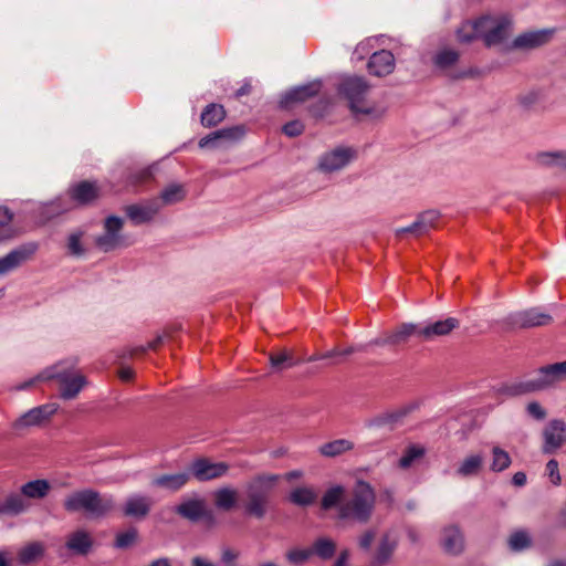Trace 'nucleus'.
<instances>
[{
  "label": "nucleus",
  "mask_w": 566,
  "mask_h": 566,
  "mask_svg": "<svg viewBox=\"0 0 566 566\" xmlns=\"http://www.w3.org/2000/svg\"><path fill=\"white\" fill-rule=\"evenodd\" d=\"M564 380H566V361L542 367L531 378L505 385L500 391L506 396L516 397L545 390Z\"/></svg>",
  "instance_id": "5"
},
{
  "label": "nucleus",
  "mask_w": 566,
  "mask_h": 566,
  "mask_svg": "<svg viewBox=\"0 0 566 566\" xmlns=\"http://www.w3.org/2000/svg\"><path fill=\"white\" fill-rule=\"evenodd\" d=\"M191 566H217L213 562L202 556H195L191 558Z\"/></svg>",
  "instance_id": "64"
},
{
  "label": "nucleus",
  "mask_w": 566,
  "mask_h": 566,
  "mask_svg": "<svg viewBox=\"0 0 566 566\" xmlns=\"http://www.w3.org/2000/svg\"><path fill=\"white\" fill-rule=\"evenodd\" d=\"M175 512L193 523L201 520L213 521V513L207 507L206 500L197 494L185 496L175 507Z\"/></svg>",
  "instance_id": "12"
},
{
  "label": "nucleus",
  "mask_w": 566,
  "mask_h": 566,
  "mask_svg": "<svg viewBox=\"0 0 566 566\" xmlns=\"http://www.w3.org/2000/svg\"><path fill=\"white\" fill-rule=\"evenodd\" d=\"M124 219L117 216H108L103 223V232L95 237L96 248L104 252H112L125 247V238L122 232Z\"/></svg>",
  "instance_id": "8"
},
{
  "label": "nucleus",
  "mask_w": 566,
  "mask_h": 566,
  "mask_svg": "<svg viewBox=\"0 0 566 566\" xmlns=\"http://www.w3.org/2000/svg\"><path fill=\"white\" fill-rule=\"evenodd\" d=\"M357 157V151L349 146H337L324 151L317 160V170L325 175L338 172Z\"/></svg>",
  "instance_id": "9"
},
{
  "label": "nucleus",
  "mask_w": 566,
  "mask_h": 566,
  "mask_svg": "<svg viewBox=\"0 0 566 566\" xmlns=\"http://www.w3.org/2000/svg\"><path fill=\"white\" fill-rule=\"evenodd\" d=\"M187 191L185 187L180 184H170L166 186L161 191L159 197H156L155 200L158 202L160 210L165 206H172L178 202H181L186 198Z\"/></svg>",
  "instance_id": "28"
},
{
  "label": "nucleus",
  "mask_w": 566,
  "mask_h": 566,
  "mask_svg": "<svg viewBox=\"0 0 566 566\" xmlns=\"http://www.w3.org/2000/svg\"><path fill=\"white\" fill-rule=\"evenodd\" d=\"M419 325V338L423 342H433L450 335L460 326V321L455 317H444L436 321L430 319Z\"/></svg>",
  "instance_id": "15"
},
{
  "label": "nucleus",
  "mask_w": 566,
  "mask_h": 566,
  "mask_svg": "<svg viewBox=\"0 0 566 566\" xmlns=\"http://www.w3.org/2000/svg\"><path fill=\"white\" fill-rule=\"evenodd\" d=\"M424 454V447L418 444H410L405 449L401 458L399 459L398 467L403 470L409 469L417 461L422 459Z\"/></svg>",
  "instance_id": "43"
},
{
  "label": "nucleus",
  "mask_w": 566,
  "mask_h": 566,
  "mask_svg": "<svg viewBox=\"0 0 566 566\" xmlns=\"http://www.w3.org/2000/svg\"><path fill=\"white\" fill-rule=\"evenodd\" d=\"M484 468V455L482 452H473L465 455L455 468V475L461 479L478 476Z\"/></svg>",
  "instance_id": "24"
},
{
  "label": "nucleus",
  "mask_w": 566,
  "mask_h": 566,
  "mask_svg": "<svg viewBox=\"0 0 566 566\" xmlns=\"http://www.w3.org/2000/svg\"><path fill=\"white\" fill-rule=\"evenodd\" d=\"M151 505L153 501L149 496L134 493L126 497L122 511L127 517L143 520L149 514Z\"/></svg>",
  "instance_id": "21"
},
{
  "label": "nucleus",
  "mask_w": 566,
  "mask_h": 566,
  "mask_svg": "<svg viewBox=\"0 0 566 566\" xmlns=\"http://www.w3.org/2000/svg\"><path fill=\"white\" fill-rule=\"evenodd\" d=\"M12 219V211L4 206H0V242L9 240L15 235Z\"/></svg>",
  "instance_id": "45"
},
{
  "label": "nucleus",
  "mask_w": 566,
  "mask_h": 566,
  "mask_svg": "<svg viewBox=\"0 0 566 566\" xmlns=\"http://www.w3.org/2000/svg\"><path fill=\"white\" fill-rule=\"evenodd\" d=\"M226 111L222 105L209 104L201 113V124L206 127H213L223 120Z\"/></svg>",
  "instance_id": "42"
},
{
  "label": "nucleus",
  "mask_w": 566,
  "mask_h": 566,
  "mask_svg": "<svg viewBox=\"0 0 566 566\" xmlns=\"http://www.w3.org/2000/svg\"><path fill=\"white\" fill-rule=\"evenodd\" d=\"M316 497L315 491L306 486L296 488L289 495V500L298 506H308L315 502Z\"/></svg>",
  "instance_id": "46"
},
{
  "label": "nucleus",
  "mask_w": 566,
  "mask_h": 566,
  "mask_svg": "<svg viewBox=\"0 0 566 566\" xmlns=\"http://www.w3.org/2000/svg\"><path fill=\"white\" fill-rule=\"evenodd\" d=\"M377 536V530L374 527L366 528L357 537L358 547L364 552H369L375 538Z\"/></svg>",
  "instance_id": "52"
},
{
  "label": "nucleus",
  "mask_w": 566,
  "mask_h": 566,
  "mask_svg": "<svg viewBox=\"0 0 566 566\" xmlns=\"http://www.w3.org/2000/svg\"><path fill=\"white\" fill-rule=\"evenodd\" d=\"M407 413V409H401L395 412L385 413L371 420L369 422L370 427H380L386 423H396L398 422Z\"/></svg>",
  "instance_id": "51"
},
{
  "label": "nucleus",
  "mask_w": 566,
  "mask_h": 566,
  "mask_svg": "<svg viewBox=\"0 0 566 566\" xmlns=\"http://www.w3.org/2000/svg\"><path fill=\"white\" fill-rule=\"evenodd\" d=\"M230 465L227 462H212L206 458L195 460L190 464V475L205 482L227 475Z\"/></svg>",
  "instance_id": "17"
},
{
  "label": "nucleus",
  "mask_w": 566,
  "mask_h": 566,
  "mask_svg": "<svg viewBox=\"0 0 566 566\" xmlns=\"http://www.w3.org/2000/svg\"><path fill=\"white\" fill-rule=\"evenodd\" d=\"M504 322L510 328H534L549 325L553 317L541 307H531L510 313Z\"/></svg>",
  "instance_id": "10"
},
{
  "label": "nucleus",
  "mask_w": 566,
  "mask_h": 566,
  "mask_svg": "<svg viewBox=\"0 0 566 566\" xmlns=\"http://www.w3.org/2000/svg\"><path fill=\"white\" fill-rule=\"evenodd\" d=\"M240 556V553L235 549H232L230 547H223L221 549V562L226 566H231L233 562H235Z\"/></svg>",
  "instance_id": "60"
},
{
  "label": "nucleus",
  "mask_w": 566,
  "mask_h": 566,
  "mask_svg": "<svg viewBox=\"0 0 566 566\" xmlns=\"http://www.w3.org/2000/svg\"><path fill=\"white\" fill-rule=\"evenodd\" d=\"M95 546L93 534L84 527H77L65 535L64 548L71 556L90 555Z\"/></svg>",
  "instance_id": "13"
},
{
  "label": "nucleus",
  "mask_w": 566,
  "mask_h": 566,
  "mask_svg": "<svg viewBox=\"0 0 566 566\" xmlns=\"http://www.w3.org/2000/svg\"><path fill=\"white\" fill-rule=\"evenodd\" d=\"M406 233H411L416 237H420V235L427 233V231L424 230V228H422L421 222L418 219H416L415 222H412L410 226L398 228L396 230L397 237H401Z\"/></svg>",
  "instance_id": "55"
},
{
  "label": "nucleus",
  "mask_w": 566,
  "mask_h": 566,
  "mask_svg": "<svg viewBox=\"0 0 566 566\" xmlns=\"http://www.w3.org/2000/svg\"><path fill=\"white\" fill-rule=\"evenodd\" d=\"M345 496V488L342 485H334L326 490L324 493L321 506L324 511L337 507L343 503Z\"/></svg>",
  "instance_id": "41"
},
{
  "label": "nucleus",
  "mask_w": 566,
  "mask_h": 566,
  "mask_svg": "<svg viewBox=\"0 0 566 566\" xmlns=\"http://www.w3.org/2000/svg\"><path fill=\"white\" fill-rule=\"evenodd\" d=\"M321 87V81H313L311 83L293 87L282 96L280 105L282 107H290L293 103L305 102L306 99L317 95Z\"/></svg>",
  "instance_id": "23"
},
{
  "label": "nucleus",
  "mask_w": 566,
  "mask_h": 566,
  "mask_svg": "<svg viewBox=\"0 0 566 566\" xmlns=\"http://www.w3.org/2000/svg\"><path fill=\"white\" fill-rule=\"evenodd\" d=\"M76 359L60 360L42 370V378L59 381V394L64 400L76 398L88 385L86 377L76 369Z\"/></svg>",
  "instance_id": "3"
},
{
  "label": "nucleus",
  "mask_w": 566,
  "mask_h": 566,
  "mask_svg": "<svg viewBox=\"0 0 566 566\" xmlns=\"http://www.w3.org/2000/svg\"><path fill=\"white\" fill-rule=\"evenodd\" d=\"M98 196V188L95 184L82 181L70 189V198L78 205H87Z\"/></svg>",
  "instance_id": "29"
},
{
  "label": "nucleus",
  "mask_w": 566,
  "mask_h": 566,
  "mask_svg": "<svg viewBox=\"0 0 566 566\" xmlns=\"http://www.w3.org/2000/svg\"><path fill=\"white\" fill-rule=\"evenodd\" d=\"M439 218V213L434 210H429L420 213L417 219L421 222L422 228L428 232L431 228L434 227L436 221Z\"/></svg>",
  "instance_id": "56"
},
{
  "label": "nucleus",
  "mask_w": 566,
  "mask_h": 566,
  "mask_svg": "<svg viewBox=\"0 0 566 566\" xmlns=\"http://www.w3.org/2000/svg\"><path fill=\"white\" fill-rule=\"evenodd\" d=\"M301 363L302 360L295 359L293 355L286 350L270 355V364L275 371H282L284 369L300 365Z\"/></svg>",
  "instance_id": "47"
},
{
  "label": "nucleus",
  "mask_w": 566,
  "mask_h": 566,
  "mask_svg": "<svg viewBox=\"0 0 566 566\" xmlns=\"http://www.w3.org/2000/svg\"><path fill=\"white\" fill-rule=\"evenodd\" d=\"M243 126H233L212 132L199 140L200 148H221L239 142L244 136Z\"/></svg>",
  "instance_id": "16"
},
{
  "label": "nucleus",
  "mask_w": 566,
  "mask_h": 566,
  "mask_svg": "<svg viewBox=\"0 0 566 566\" xmlns=\"http://www.w3.org/2000/svg\"><path fill=\"white\" fill-rule=\"evenodd\" d=\"M190 479L189 472L163 474L151 480V485L169 492H177L182 489Z\"/></svg>",
  "instance_id": "26"
},
{
  "label": "nucleus",
  "mask_w": 566,
  "mask_h": 566,
  "mask_svg": "<svg viewBox=\"0 0 566 566\" xmlns=\"http://www.w3.org/2000/svg\"><path fill=\"white\" fill-rule=\"evenodd\" d=\"M459 59V53L451 49H444L438 52L434 56V64L439 67L446 69L453 65Z\"/></svg>",
  "instance_id": "49"
},
{
  "label": "nucleus",
  "mask_w": 566,
  "mask_h": 566,
  "mask_svg": "<svg viewBox=\"0 0 566 566\" xmlns=\"http://www.w3.org/2000/svg\"><path fill=\"white\" fill-rule=\"evenodd\" d=\"M85 233V230L76 229L67 235L66 248L71 255L81 258L85 254L86 249L82 242Z\"/></svg>",
  "instance_id": "44"
},
{
  "label": "nucleus",
  "mask_w": 566,
  "mask_h": 566,
  "mask_svg": "<svg viewBox=\"0 0 566 566\" xmlns=\"http://www.w3.org/2000/svg\"><path fill=\"white\" fill-rule=\"evenodd\" d=\"M213 504L220 511H231L238 505V491L231 486H222L213 492Z\"/></svg>",
  "instance_id": "30"
},
{
  "label": "nucleus",
  "mask_w": 566,
  "mask_h": 566,
  "mask_svg": "<svg viewBox=\"0 0 566 566\" xmlns=\"http://www.w3.org/2000/svg\"><path fill=\"white\" fill-rule=\"evenodd\" d=\"M440 544L448 555H460L465 547L462 530L458 525H448L441 532Z\"/></svg>",
  "instance_id": "22"
},
{
  "label": "nucleus",
  "mask_w": 566,
  "mask_h": 566,
  "mask_svg": "<svg viewBox=\"0 0 566 566\" xmlns=\"http://www.w3.org/2000/svg\"><path fill=\"white\" fill-rule=\"evenodd\" d=\"M368 91V83L360 76H346L338 84V92L348 101L352 112L355 114L370 115L376 118L381 117L384 109L363 106Z\"/></svg>",
  "instance_id": "7"
},
{
  "label": "nucleus",
  "mask_w": 566,
  "mask_h": 566,
  "mask_svg": "<svg viewBox=\"0 0 566 566\" xmlns=\"http://www.w3.org/2000/svg\"><path fill=\"white\" fill-rule=\"evenodd\" d=\"M376 506L374 488L364 480H357L349 500L338 506L339 520H352L359 524L370 521Z\"/></svg>",
  "instance_id": "4"
},
{
  "label": "nucleus",
  "mask_w": 566,
  "mask_h": 566,
  "mask_svg": "<svg viewBox=\"0 0 566 566\" xmlns=\"http://www.w3.org/2000/svg\"><path fill=\"white\" fill-rule=\"evenodd\" d=\"M354 443L347 439H337L326 442L318 448L319 453L326 458H335L353 450Z\"/></svg>",
  "instance_id": "39"
},
{
  "label": "nucleus",
  "mask_w": 566,
  "mask_h": 566,
  "mask_svg": "<svg viewBox=\"0 0 566 566\" xmlns=\"http://www.w3.org/2000/svg\"><path fill=\"white\" fill-rule=\"evenodd\" d=\"M544 454H554L566 443V422L562 419H552L542 432Z\"/></svg>",
  "instance_id": "14"
},
{
  "label": "nucleus",
  "mask_w": 566,
  "mask_h": 566,
  "mask_svg": "<svg viewBox=\"0 0 566 566\" xmlns=\"http://www.w3.org/2000/svg\"><path fill=\"white\" fill-rule=\"evenodd\" d=\"M349 551L348 549H343L337 559L335 560L334 565L333 566H349L348 565V559H349Z\"/></svg>",
  "instance_id": "63"
},
{
  "label": "nucleus",
  "mask_w": 566,
  "mask_h": 566,
  "mask_svg": "<svg viewBox=\"0 0 566 566\" xmlns=\"http://www.w3.org/2000/svg\"><path fill=\"white\" fill-rule=\"evenodd\" d=\"M57 410L55 403H45L32 408L20 416L12 424L14 430H25L31 427L40 426L45 420L50 419Z\"/></svg>",
  "instance_id": "19"
},
{
  "label": "nucleus",
  "mask_w": 566,
  "mask_h": 566,
  "mask_svg": "<svg viewBox=\"0 0 566 566\" xmlns=\"http://www.w3.org/2000/svg\"><path fill=\"white\" fill-rule=\"evenodd\" d=\"M395 69V57L390 51L375 52L368 61L369 73L376 76H386Z\"/></svg>",
  "instance_id": "25"
},
{
  "label": "nucleus",
  "mask_w": 566,
  "mask_h": 566,
  "mask_svg": "<svg viewBox=\"0 0 566 566\" xmlns=\"http://www.w3.org/2000/svg\"><path fill=\"white\" fill-rule=\"evenodd\" d=\"M304 130V125L300 120L289 122L283 126V132L289 137H296Z\"/></svg>",
  "instance_id": "59"
},
{
  "label": "nucleus",
  "mask_w": 566,
  "mask_h": 566,
  "mask_svg": "<svg viewBox=\"0 0 566 566\" xmlns=\"http://www.w3.org/2000/svg\"><path fill=\"white\" fill-rule=\"evenodd\" d=\"M420 325L413 323H402L394 331L389 332L394 347L408 342L411 336L419 337Z\"/></svg>",
  "instance_id": "34"
},
{
  "label": "nucleus",
  "mask_w": 566,
  "mask_h": 566,
  "mask_svg": "<svg viewBox=\"0 0 566 566\" xmlns=\"http://www.w3.org/2000/svg\"><path fill=\"white\" fill-rule=\"evenodd\" d=\"M115 507L114 496L86 488L66 494L63 509L70 514H83L91 520L102 518Z\"/></svg>",
  "instance_id": "1"
},
{
  "label": "nucleus",
  "mask_w": 566,
  "mask_h": 566,
  "mask_svg": "<svg viewBox=\"0 0 566 566\" xmlns=\"http://www.w3.org/2000/svg\"><path fill=\"white\" fill-rule=\"evenodd\" d=\"M546 474L548 475L554 485L560 484L558 462L555 459H552L546 463Z\"/></svg>",
  "instance_id": "57"
},
{
  "label": "nucleus",
  "mask_w": 566,
  "mask_h": 566,
  "mask_svg": "<svg viewBox=\"0 0 566 566\" xmlns=\"http://www.w3.org/2000/svg\"><path fill=\"white\" fill-rule=\"evenodd\" d=\"M70 209L71 205L65 202L63 198H56L50 202L41 203L39 206L40 218L42 221H48Z\"/></svg>",
  "instance_id": "33"
},
{
  "label": "nucleus",
  "mask_w": 566,
  "mask_h": 566,
  "mask_svg": "<svg viewBox=\"0 0 566 566\" xmlns=\"http://www.w3.org/2000/svg\"><path fill=\"white\" fill-rule=\"evenodd\" d=\"M159 211L160 208L155 198L125 207V212L134 224H144L153 221Z\"/></svg>",
  "instance_id": "20"
},
{
  "label": "nucleus",
  "mask_w": 566,
  "mask_h": 566,
  "mask_svg": "<svg viewBox=\"0 0 566 566\" xmlns=\"http://www.w3.org/2000/svg\"><path fill=\"white\" fill-rule=\"evenodd\" d=\"M368 345L378 347H394L389 332H385L378 337L373 338Z\"/></svg>",
  "instance_id": "61"
},
{
  "label": "nucleus",
  "mask_w": 566,
  "mask_h": 566,
  "mask_svg": "<svg viewBox=\"0 0 566 566\" xmlns=\"http://www.w3.org/2000/svg\"><path fill=\"white\" fill-rule=\"evenodd\" d=\"M398 545V538L394 532H385L376 549L375 560L379 565L386 564L394 554Z\"/></svg>",
  "instance_id": "27"
},
{
  "label": "nucleus",
  "mask_w": 566,
  "mask_h": 566,
  "mask_svg": "<svg viewBox=\"0 0 566 566\" xmlns=\"http://www.w3.org/2000/svg\"><path fill=\"white\" fill-rule=\"evenodd\" d=\"M280 480L281 475L279 474L260 473L245 483L243 510L247 516L256 520L265 517L270 509L271 494Z\"/></svg>",
  "instance_id": "2"
},
{
  "label": "nucleus",
  "mask_w": 566,
  "mask_h": 566,
  "mask_svg": "<svg viewBox=\"0 0 566 566\" xmlns=\"http://www.w3.org/2000/svg\"><path fill=\"white\" fill-rule=\"evenodd\" d=\"M510 548L514 552H521L531 546V537L524 531L515 532L509 539Z\"/></svg>",
  "instance_id": "48"
},
{
  "label": "nucleus",
  "mask_w": 566,
  "mask_h": 566,
  "mask_svg": "<svg viewBox=\"0 0 566 566\" xmlns=\"http://www.w3.org/2000/svg\"><path fill=\"white\" fill-rule=\"evenodd\" d=\"M457 40L462 44H469L476 39L482 40L479 18L464 21L455 31Z\"/></svg>",
  "instance_id": "31"
},
{
  "label": "nucleus",
  "mask_w": 566,
  "mask_h": 566,
  "mask_svg": "<svg viewBox=\"0 0 566 566\" xmlns=\"http://www.w3.org/2000/svg\"><path fill=\"white\" fill-rule=\"evenodd\" d=\"M535 161L543 167H557L566 170V151H541Z\"/></svg>",
  "instance_id": "38"
},
{
  "label": "nucleus",
  "mask_w": 566,
  "mask_h": 566,
  "mask_svg": "<svg viewBox=\"0 0 566 566\" xmlns=\"http://www.w3.org/2000/svg\"><path fill=\"white\" fill-rule=\"evenodd\" d=\"M39 249L36 242L24 243L0 258V275H4L27 262Z\"/></svg>",
  "instance_id": "18"
},
{
  "label": "nucleus",
  "mask_w": 566,
  "mask_h": 566,
  "mask_svg": "<svg viewBox=\"0 0 566 566\" xmlns=\"http://www.w3.org/2000/svg\"><path fill=\"white\" fill-rule=\"evenodd\" d=\"M482 41L492 48L502 44L514 29V18L511 13H488L479 18Z\"/></svg>",
  "instance_id": "6"
},
{
  "label": "nucleus",
  "mask_w": 566,
  "mask_h": 566,
  "mask_svg": "<svg viewBox=\"0 0 566 566\" xmlns=\"http://www.w3.org/2000/svg\"><path fill=\"white\" fill-rule=\"evenodd\" d=\"M137 539V530L132 527L125 532L118 533L115 541L117 548H127Z\"/></svg>",
  "instance_id": "53"
},
{
  "label": "nucleus",
  "mask_w": 566,
  "mask_h": 566,
  "mask_svg": "<svg viewBox=\"0 0 566 566\" xmlns=\"http://www.w3.org/2000/svg\"><path fill=\"white\" fill-rule=\"evenodd\" d=\"M491 454L492 460L490 463V471L499 473L510 468L512 463L511 455L500 446H493L491 449Z\"/></svg>",
  "instance_id": "40"
},
{
  "label": "nucleus",
  "mask_w": 566,
  "mask_h": 566,
  "mask_svg": "<svg viewBox=\"0 0 566 566\" xmlns=\"http://www.w3.org/2000/svg\"><path fill=\"white\" fill-rule=\"evenodd\" d=\"M29 509V503L21 494H10L0 503V513L9 515H18Z\"/></svg>",
  "instance_id": "32"
},
{
  "label": "nucleus",
  "mask_w": 566,
  "mask_h": 566,
  "mask_svg": "<svg viewBox=\"0 0 566 566\" xmlns=\"http://www.w3.org/2000/svg\"><path fill=\"white\" fill-rule=\"evenodd\" d=\"M526 411L528 416L536 420H544L547 415L546 410L537 401H531L526 406Z\"/></svg>",
  "instance_id": "58"
},
{
  "label": "nucleus",
  "mask_w": 566,
  "mask_h": 566,
  "mask_svg": "<svg viewBox=\"0 0 566 566\" xmlns=\"http://www.w3.org/2000/svg\"><path fill=\"white\" fill-rule=\"evenodd\" d=\"M556 29H534L517 34L511 42L510 49L516 51H532L548 44Z\"/></svg>",
  "instance_id": "11"
},
{
  "label": "nucleus",
  "mask_w": 566,
  "mask_h": 566,
  "mask_svg": "<svg viewBox=\"0 0 566 566\" xmlns=\"http://www.w3.org/2000/svg\"><path fill=\"white\" fill-rule=\"evenodd\" d=\"M312 556L315 555L323 560L331 559L336 553V543L329 537L316 538L310 547Z\"/></svg>",
  "instance_id": "36"
},
{
  "label": "nucleus",
  "mask_w": 566,
  "mask_h": 566,
  "mask_svg": "<svg viewBox=\"0 0 566 566\" xmlns=\"http://www.w3.org/2000/svg\"><path fill=\"white\" fill-rule=\"evenodd\" d=\"M45 552V546L41 542H31L20 548L18 553V560L22 565H29L40 559Z\"/></svg>",
  "instance_id": "35"
},
{
  "label": "nucleus",
  "mask_w": 566,
  "mask_h": 566,
  "mask_svg": "<svg viewBox=\"0 0 566 566\" xmlns=\"http://www.w3.org/2000/svg\"><path fill=\"white\" fill-rule=\"evenodd\" d=\"M41 376H42V370L38 375H35L34 377H32V378H30V379H28L25 381H22V382H20L18 385H15L14 386V390H18V391L27 390V389L33 387L38 382L46 381V379L42 378Z\"/></svg>",
  "instance_id": "62"
},
{
  "label": "nucleus",
  "mask_w": 566,
  "mask_h": 566,
  "mask_svg": "<svg viewBox=\"0 0 566 566\" xmlns=\"http://www.w3.org/2000/svg\"><path fill=\"white\" fill-rule=\"evenodd\" d=\"M311 556L312 552L310 548L290 549L285 555L286 560L294 566H302L310 559Z\"/></svg>",
  "instance_id": "50"
},
{
  "label": "nucleus",
  "mask_w": 566,
  "mask_h": 566,
  "mask_svg": "<svg viewBox=\"0 0 566 566\" xmlns=\"http://www.w3.org/2000/svg\"><path fill=\"white\" fill-rule=\"evenodd\" d=\"M51 490V485L46 480H33L21 486V493L24 497L28 499H43L45 497Z\"/></svg>",
  "instance_id": "37"
},
{
  "label": "nucleus",
  "mask_w": 566,
  "mask_h": 566,
  "mask_svg": "<svg viewBox=\"0 0 566 566\" xmlns=\"http://www.w3.org/2000/svg\"><path fill=\"white\" fill-rule=\"evenodd\" d=\"M541 99V92L531 90L517 96V103L525 109L532 108Z\"/></svg>",
  "instance_id": "54"
}]
</instances>
